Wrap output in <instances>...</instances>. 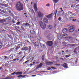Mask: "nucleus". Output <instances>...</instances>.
<instances>
[{
  "label": "nucleus",
  "mask_w": 79,
  "mask_h": 79,
  "mask_svg": "<svg viewBox=\"0 0 79 79\" xmlns=\"http://www.w3.org/2000/svg\"><path fill=\"white\" fill-rule=\"evenodd\" d=\"M65 52H68V50H67L65 51Z\"/></svg>",
  "instance_id": "obj_52"
},
{
  "label": "nucleus",
  "mask_w": 79,
  "mask_h": 79,
  "mask_svg": "<svg viewBox=\"0 0 79 79\" xmlns=\"http://www.w3.org/2000/svg\"><path fill=\"white\" fill-rule=\"evenodd\" d=\"M2 69V67H0V70Z\"/></svg>",
  "instance_id": "obj_57"
},
{
  "label": "nucleus",
  "mask_w": 79,
  "mask_h": 79,
  "mask_svg": "<svg viewBox=\"0 0 79 79\" xmlns=\"http://www.w3.org/2000/svg\"><path fill=\"white\" fill-rule=\"evenodd\" d=\"M15 74L16 75H22L23 74V72H16Z\"/></svg>",
  "instance_id": "obj_11"
},
{
  "label": "nucleus",
  "mask_w": 79,
  "mask_h": 79,
  "mask_svg": "<svg viewBox=\"0 0 79 79\" xmlns=\"http://www.w3.org/2000/svg\"><path fill=\"white\" fill-rule=\"evenodd\" d=\"M74 52H77V53H79V47H77L76 48L74 51Z\"/></svg>",
  "instance_id": "obj_12"
},
{
  "label": "nucleus",
  "mask_w": 79,
  "mask_h": 79,
  "mask_svg": "<svg viewBox=\"0 0 79 79\" xmlns=\"http://www.w3.org/2000/svg\"><path fill=\"white\" fill-rule=\"evenodd\" d=\"M10 59H11V60H13V54H11L10 56Z\"/></svg>",
  "instance_id": "obj_21"
},
{
  "label": "nucleus",
  "mask_w": 79,
  "mask_h": 79,
  "mask_svg": "<svg viewBox=\"0 0 79 79\" xmlns=\"http://www.w3.org/2000/svg\"><path fill=\"white\" fill-rule=\"evenodd\" d=\"M42 63H41L38 66V68H41L42 67Z\"/></svg>",
  "instance_id": "obj_22"
},
{
  "label": "nucleus",
  "mask_w": 79,
  "mask_h": 79,
  "mask_svg": "<svg viewBox=\"0 0 79 79\" xmlns=\"http://www.w3.org/2000/svg\"><path fill=\"white\" fill-rule=\"evenodd\" d=\"M56 66H60V64H56Z\"/></svg>",
  "instance_id": "obj_46"
},
{
  "label": "nucleus",
  "mask_w": 79,
  "mask_h": 79,
  "mask_svg": "<svg viewBox=\"0 0 79 79\" xmlns=\"http://www.w3.org/2000/svg\"><path fill=\"white\" fill-rule=\"evenodd\" d=\"M70 56V55H67L65 56L66 58H68V57H69Z\"/></svg>",
  "instance_id": "obj_32"
},
{
  "label": "nucleus",
  "mask_w": 79,
  "mask_h": 79,
  "mask_svg": "<svg viewBox=\"0 0 79 79\" xmlns=\"http://www.w3.org/2000/svg\"><path fill=\"white\" fill-rule=\"evenodd\" d=\"M47 44L49 46H52L53 45V42L52 41H48L47 42Z\"/></svg>",
  "instance_id": "obj_9"
},
{
  "label": "nucleus",
  "mask_w": 79,
  "mask_h": 79,
  "mask_svg": "<svg viewBox=\"0 0 79 79\" xmlns=\"http://www.w3.org/2000/svg\"><path fill=\"white\" fill-rule=\"evenodd\" d=\"M26 76V75H24L23 76V77H25Z\"/></svg>",
  "instance_id": "obj_55"
},
{
  "label": "nucleus",
  "mask_w": 79,
  "mask_h": 79,
  "mask_svg": "<svg viewBox=\"0 0 79 79\" xmlns=\"http://www.w3.org/2000/svg\"><path fill=\"white\" fill-rule=\"evenodd\" d=\"M43 73H46V72H47L46 71H43Z\"/></svg>",
  "instance_id": "obj_56"
},
{
  "label": "nucleus",
  "mask_w": 79,
  "mask_h": 79,
  "mask_svg": "<svg viewBox=\"0 0 79 79\" xmlns=\"http://www.w3.org/2000/svg\"><path fill=\"white\" fill-rule=\"evenodd\" d=\"M28 50L29 51V52H30L31 51V46L29 47V48H28Z\"/></svg>",
  "instance_id": "obj_25"
},
{
  "label": "nucleus",
  "mask_w": 79,
  "mask_h": 79,
  "mask_svg": "<svg viewBox=\"0 0 79 79\" xmlns=\"http://www.w3.org/2000/svg\"><path fill=\"white\" fill-rule=\"evenodd\" d=\"M2 22H6V20L3 19L2 20Z\"/></svg>",
  "instance_id": "obj_44"
},
{
  "label": "nucleus",
  "mask_w": 79,
  "mask_h": 79,
  "mask_svg": "<svg viewBox=\"0 0 79 79\" xmlns=\"http://www.w3.org/2000/svg\"><path fill=\"white\" fill-rule=\"evenodd\" d=\"M28 61L29 60H28L26 61V62H25V63H27V62H28Z\"/></svg>",
  "instance_id": "obj_51"
},
{
  "label": "nucleus",
  "mask_w": 79,
  "mask_h": 79,
  "mask_svg": "<svg viewBox=\"0 0 79 79\" xmlns=\"http://www.w3.org/2000/svg\"><path fill=\"white\" fill-rule=\"evenodd\" d=\"M30 32L31 34V35L30 36V38H34V37H35L36 33H35V31H31Z\"/></svg>",
  "instance_id": "obj_2"
},
{
  "label": "nucleus",
  "mask_w": 79,
  "mask_h": 79,
  "mask_svg": "<svg viewBox=\"0 0 79 79\" xmlns=\"http://www.w3.org/2000/svg\"><path fill=\"white\" fill-rule=\"evenodd\" d=\"M51 68H52V69H56V68L54 67H51Z\"/></svg>",
  "instance_id": "obj_40"
},
{
  "label": "nucleus",
  "mask_w": 79,
  "mask_h": 79,
  "mask_svg": "<svg viewBox=\"0 0 79 79\" xmlns=\"http://www.w3.org/2000/svg\"><path fill=\"white\" fill-rule=\"evenodd\" d=\"M17 77H19V78L20 77H23V75H20L17 76Z\"/></svg>",
  "instance_id": "obj_28"
},
{
  "label": "nucleus",
  "mask_w": 79,
  "mask_h": 79,
  "mask_svg": "<svg viewBox=\"0 0 79 79\" xmlns=\"http://www.w3.org/2000/svg\"><path fill=\"white\" fill-rule=\"evenodd\" d=\"M46 64L47 65H49L50 62H46Z\"/></svg>",
  "instance_id": "obj_31"
},
{
  "label": "nucleus",
  "mask_w": 79,
  "mask_h": 79,
  "mask_svg": "<svg viewBox=\"0 0 79 79\" xmlns=\"http://www.w3.org/2000/svg\"><path fill=\"white\" fill-rule=\"evenodd\" d=\"M62 53H64V51H62Z\"/></svg>",
  "instance_id": "obj_59"
},
{
  "label": "nucleus",
  "mask_w": 79,
  "mask_h": 79,
  "mask_svg": "<svg viewBox=\"0 0 79 79\" xmlns=\"http://www.w3.org/2000/svg\"><path fill=\"white\" fill-rule=\"evenodd\" d=\"M24 57H25V56H23V57H22V59L20 60V61H23V58H24Z\"/></svg>",
  "instance_id": "obj_35"
},
{
  "label": "nucleus",
  "mask_w": 79,
  "mask_h": 79,
  "mask_svg": "<svg viewBox=\"0 0 79 79\" xmlns=\"http://www.w3.org/2000/svg\"><path fill=\"white\" fill-rule=\"evenodd\" d=\"M31 5H32V2H31Z\"/></svg>",
  "instance_id": "obj_60"
},
{
  "label": "nucleus",
  "mask_w": 79,
  "mask_h": 79,
  "mask_svg": "<svg viewBox=\"0 0 79 79\" xmlns=\"http://www.w3.org/2000/svg\"><path fill=\"white\" fill-rule=\"evenodd\" d=\"M62 31L64 34H67V33H68V29L65 28Z\"/></svg>",
  "instance_id": "obj_7"
},
{
  "label": "nucleus",
  "mask_w": 79,
  "mask_h": 79,
  "mask_svg": "<svg viewBox=\"0 0 79 79\" xmlns=\"http://www.w3.org/2000/svg\"><path fill=\"white\" fill-rule=\"evenodd\" d=\"M47 39H48V40H50L51 39H52V37H51V35L50 34H48L47 32H45L44 33Z\"/></svg>",
  "instance_id": "obj_4"
},
{
  "label": "nucleus",
  "mask_w": 79,
  "mask_h": 79,
  "mask_svg": "<svg viewBox=\"0 0 79 79\" xmlns=\"http://www.w3.org/2000/svg\"><path fill=\"white\" fill-rule=\"evenodd\" d=\"M0 5H1V6H3V4L2 3H0Z\"/></svg>",
  "instance_id": "obj_53"
},
{
  "label": "nucleus",
  "mask_w": 79,
  "mask_h": 79,
  "mask_svg": "<svg viewBox=\"0 0 79 79\" xmlns=\"http://www.w3.org/2000/svg\"><path fill=\"white\" fill-rule=\"evenodd\" d=\"M76 21V19H73V21Z\"/></svg>",
  "instance_id": "obj_49"
},
{
  "label": "nucleus",
  "mask_w": 79,
  "mask_h": 79,
  "mask_svg": "<svg viewBox=\"0 0 79 79\" xmlns=\"http://www.w3.org/2000/svg\"><path fill=\"white\" fill-rule=\"evenodd\" d=\"M37 39L38 40H40V35H37Z\"/></svg>",
  "instance_id": "obj_20"
},
{
  "label": "nucleus",
  "mask_w": 79,
  "mask_h": 79,
  "mask_svg": "<svg viewBox=\"0 0 79 79\" xmlns=\"http://www.w3.org/2000/svg\"><path fill=\"white\" fill-rule=\"evenodd\" d=\"M19 24H20V22H18L16 23V24H17V25H19Z\"/></svg>",
  "instance_id": "obj_41"
},
{
  "label": "nucleus",
  "mask_w": 79,
  "mask_h": 79,
  "mask_svg": "<svg viewBox=\"0 0 79 79\" xmlns=\"http://www.w3.org/2000/svg\"><path fill=\"white\" fill-rule=\"evenodd\" d=\"M22 50H25V51H26L27 50H27H28V47H26L24 48H23L22 49Z\"/></svg>",
  "instance_id": "obj_18"
},
{
  "label": "nucleus",
  "mask_w": 79,
  "mask_h": 79,
  "mask_svg": "<svg viewBox=\"0 0 79 79\" xmlns=\"http://www.w3.org/2000/svg\"><path fill=\"white\" fill-rule=\"evenodd\" d=\"M65 16H66V17H68L67 16H68V17H69V15H66Z\"/></svg>",
  "instance_id": "obj_48"
},
{
  "label": "nucleus",
  "mask_w": 79,
  "mask_h": 79,
  "mask_svg": "<svg viewBox=\"0 0 79 79\" xmlns=\"http://www.w3.org/2000/svg\"><path fill=\"white\" fill-rule=\"evenodd\" d=\"M70 16L72 18H74L75 16H76V15L73 14V15H71Z\"/></svg>",
  "instance_id": "obj_23"
},
{
  "label": "nucleus",
  "mask_w": 79,
  "mask_h": 79,
  "mask_svg": "<svg viewBox=\"0 0 79 79\" xmlns=\"http://www.w3.org/2000/svg\"><path fill=\"white\" fill-rule=\"evenodd\" d=\"M24 15H26V13H25L24 14Z\"/></svg>",
  "instance_id": "obj_63"
},
{
  "label": "nucleus",
  "mask_w": 79,
  "mask_h": 79,
  "mask_svg": "<svg viewBox=\"0 0 79 79\" xmlns=\"http://www.w3.org/2000/svg\"><path fill=\"white\" fill-rule=\"evenodd\" d=\"M48 27L50 29H53V27L51 25H48Z\"/></svg>",
  "instance_id": "obj_19"
},
{
  "label": "nucleus",
  "mask_w": 79,
  "mask_h": 79,
  "mask_svg": "<svg viewBox=\"0 0 79 79\" xmlns=\"http://www.w3.org/2000/svg\"><path fill=\"white\" fill-rule=\"evenodd\" d=\"M16 72H14L13 73H12L11 74V75H14L16 74Z\"/></svg>",
  "instance_id": "obj_33"
},
{
  "label": "nucleus",
  "mask_w": 79,
  "mask_h": 79,
  "mask_svg": "<svg viewBox=\"0 0 79 79\" xmlns=\"http://www.w3.org/2000/svg\"><path fill=\"white\" fill-rule=\"evenodd\" d=\"M39 43L38 42H36L34 44V45L35 47H36V46H39Z\"/></svg>",
  "instance_id": "obj_16"
},
{
  "label": "nucleus",
  "mask_w": 79,
  "mask_h": 79,
  "mask_svg": "<svg viewBox=\"0 0 79 79\" xmlns=\"http://www.w3.org/2000/svg\"><path fill=\"white\" fill-rule=\"evenodd\" d=\"M42 45H43V46H42ZM42 45H41V47H44V44H42Z\"/></svg>",
  "instance_id": "obj_47"
},
{
  "label": "nucleus",
  "mask_w": 79,
  "mask_h": 79,
  "mask_svg": "<svg viewBox=\"0 0 79 79\" xmlns=\"http://www.w3.org/2000/svg\"><path fill=\"white\" fill-rule=\"evenodd\" d=\"M61 17H59V18L58 19V20L59 21H60V20H61Z\"/></svg>",
  "instance_id": "obj_36"
},
{
  "label": "nucleus",
  "mask_w": 79,
  "mask_h": 79,
  "mask_svg": "<svg viewBox=\"0 0 79 79\" xmlns=\"http://www.w3.org/2000/svg\"><path fill=\"white\" fill-rule=\"evenodd\" d=\"M22 53L21 52H19L18 54V55H21Z\"/></svg>",
  "instance_id": "obj_38"
},
{
  "label": "nucleus",
  "mask_w": 79,
  "mask_h": 79,
  "mask_svg": "<svg viewBox=\"0 0 79 79\" xmlns=\"http://www.w3.org/2000/svg\"><path fill=\"white\" fill-rule=\"evenodd\" d=\"M8 36H9V37H10V39H13V37H11V35H8Z\"/></svg>",
  "instance_id": "obj_34"
},
{
  "label": "nucleus",
  "mask_w": 79,
  "mask_h": 79,
  "mask_svg": "<svg viewBox=\"0 0 79 79\" xmlns=\"http://www.w3.org/2000/svg\"><path fill=\"white\" fill-rule=\"evenodd\" d=\"M76 45V44H73L72 45V47H74V46H75Z\"/></svg>",
  "instance_id": "obj_45"
},
{
  "label": "nucleus",
  "mask_w": 79,
  "mask_h": 79,
  "mask_svg": "<svg viewBox=\"0 0 79 79\" xmlns=\"http://www.w3.org/2000/svg\"><path fill=\"white\" fill-rule=\"evenodd\" d=\"M36 76V75H32V77H34V76Z\"/></svg>",
  "instance_id": "obj_50"
},
{
  "label": "nucleus",
  "mask_w": 79,
  "mask_h": 79,
  "mask_svg": "<svg viewBox=\"0 0 79 79\" xmlns=\"http://www.w3.org/2000/svg\"><path fill=\"white\" fill-rule=\"evenodd\" d=\"M44 15L41 12H39L38 13V16L39 18H41Z\"/></svg>",
  "instance_id": "obj_10"
},
{
  "label": "nucleus",
  "mask_w": 79,
  "mask_h": 79,
  "mask_svg": "<svg viewBox=\"0 0 79 79\" xmlns=\"http://www.w3.org/2000/svg\"><path fill=\"white\" fill-rule=\"evenodd\" d=\"M53 64V62H49V65H51V64Z\"/></svg>",
  "instance_id": "obj_43"
},
{
  "label": "nucleus",
  "mask_w": 79,
  "mask_h": 79,
  "mask_svg": "<svg viewBox=\"0 0 79 79\" xmlns=\"http://www.w3.org/2000/svg\"><path fill=\"white\" fill-rule=\"evenodd\" d=\"M60 10H62V8L61 7V8H60Z\"/></svg>",
  "instance_id": "obj_64"
},
{
  "label": "nucleus",
  "mask_w": 79,
  "mask_h": 79,
  "mask_svg": "<svg viewBox=\"0 0 79 79\" xmlns=\"http://www.w3.org/2000/svg\"><path fill=\"white\" fill-rule=\"evenodd\" d=\"M52 15H53V13H52L51 14H49V15L46 16V17L47 18H48V19H51V18H52L53 17Z\"/></svg>",
  "instance_id": "obj_8"
},
{
  "label": "nucleus",
  "mask_w": 79,
  "mask_h": 79,
  "mask_svg": "<svg viewBox=\"0 0 79 79\" xmlns=\"http://www.w3.org/2000/svg\"><path fill=\"white\" fill-rule=\"evenodd\" d=\"M59 0H53V1L55 3H56L58 2Z\"/></svg>",
  "instance_id": "obj_26"
},
{
  "label": "nucleus",
  "mask_w": 79,
  "mask_h": 79,
  "mask_svg": "<svg viewBox=\"0 0 79 79\" xmlns=\"http://www.w3.org/2000/svg\"><path fill=\"white\" fill-rule=\"evenodd\" d=\"M10 77H6V78H3V79H12V78H10Z\"/></svg>",
  "instance_id": "obj_27"
},
{
  "label": "nucleus",
  "mask_w": 79,
  "mask_h": 79,
  "mask_svg": "<svg viewBox=\"0 0 79 79\" xmlns=\"http://www.w3.org/2000/svg\"><path fill=\"white\" fill-rule=\"evenodd\" d=\"M62 55H64V53H62Z\"/></svg>",
  "instance_id": "obj_58"
},
{
  "label": "nucleus",
  "mask_w": 79,
  "mask_h": 79,
  "mask_svg": "<svg viewBox=\"0 0 79 79\" xmlns=\"http://www.w3.org/2000/svg\"><path fill=\"white\" fill-rule=\"evenodd\" d=\"M62 37L65 39H67L68 40L69 39V36H68V35L67 34L62 35Z\"/></svg>",
  "instance_id": "obj_6"
},
{
  "label": "nucleus",
  "mask_w": 79,
  "mask_h": 79,
  "mask_svg": "<svg viewBox=\"0 0 79 79\" xmlns=\"http://www.w3.org/2000/svg\"><path fill=\"white\" fill-rule=\"evenodd\" d=\"M8 59V57L6 56H5L4 57V59L6 60V59Z\"/></svg>",
  "instance_id": "obj_39"
},
{
  "label": "nucleus",
  "mask_w": 79,
  "mask_h": 79,
  "mask_svg": "<svg viewBox=\"0 0 79 79\" xmlns=\"http://www.w3.org/2000/svg\"><path fill=\"white\" fill-rule=\"evenodd\" d=\"M34 8L36 11H37V4L35 3L34 4Z\"/></svg>",
  "instance_id": "obj_17"
},
{
  "label": "nucleus",
  "mask_w": 79,
  "mask_h": 79,
  "mask_svg": "<svg viewBox=\"0 0 79 79\" xmlns=\"http://www.w3.org/2000/svg\"><path fill=\"white\" fill-rule=\"evenodd\" d=\"M60 59H61V60H64L63 58H61Z\"/></svg>",
  "instance_id": "obj_54"
},
{
  "label": "nucleus",
  "mask_w": 79,
  "mask_h": 79,
  "mask_svg": "<svg viewBox=\"0 0 79 79\" xmlns=\"http://www.w3.org/2000/svg\"><path fill=\"white\" fill-rule=\"evenodd\" d=\"M30 25L29 24L27 23H26L25 24V26H29Z\"/></svg>",
  "instance_id": "obj_30"
},
{
  "label": "nucleus",
  "mask_w": 79,
  "mask_h": 79,
  "mask_svg": "<svg viewBox=\"0 0 79 79\" xmlns=\"http://www.w3.org/2000/svg\"><path fill=\"white\" fill-rule=\"evenodd\" d=\"M48 70H50L51 69V67H49L48 68Z\"/></svg>",
  "instance_id": "obj_37"
},
{
  "label": "nucleus",
  "mask_w": 79,
  "mask_h": 79,
  "mask_svg": "<svg viewBox=\"0 0 79 79\" xmlns=\"http://www.w3.org/2000/svg\"><path fill=\"white\" fill-rule=\"evenodd\" d=\"M67 65L68 64H67L64 63L62 65V66H64V68H68Z\"/></svg>",
  "instance_id": "obj_15"
},
{
  "label": "nucleus",
  "mask_w": 79,
  "mask_h": 79,
  "mask_svg": "<svg viewBox=\"0 0 79 79\" xmlns=\"http://www.w3.org/2000/svg\"><path fill=\"white\" fill-rule=\"evenodd\" d=\"M16 9L18 11H21L24 10V7L20 2H18L16 5Z\"/></svg>",
  "instance_id": "obj_1"
},
{
  "label": "nucleus",
  "mask_w": 79,
  "mask_h": 79,
  "mask_svg": "<svg viewBox=\"0 0 79 79\" xmlns=\"http://www.w3.org/2000/svg\"><path fill=\"white\" fill-rule=\"evenodd\" d=\"M77 2H79V0H77Z\"/></svg>",
  "instance_id": "obj_61"
},
{
  "label": "nucleus",
  "mask_w": 79,
  "mask_h": 79,
  "mask_svg": "<svg viewBox=\"0 0 79 79\" xmlns=\"http://www.w3.org/2000/svg\"><path fill=\"white\" fill-rule=\"evenodd\" d=\"M40 24L42 29H45V28H46V24L43 23V22L40 21Z\"/></svg>",
  "instance_id": "obj_3"
},
{
  "label": "nucleus",
  "mask_w": 79,
  "mask_h": 79,
  "mask_svg": "<svg viewBox=\"0 0 79 79\" xmlns=\"http://www.w3.org/2000/svg\"><path fill=\"white\" fill-rule=\"evenodd\" d=\"M22 56H20L19 57H18L17 59H14V61H18L19 60H20V59H21V57Z\"/></svg>",
  "instance_id": "obj_13"
},
{
  "label": "nucleus",
  "mask_w": 79,
  "mask_h": 79,
  "mask_svg": "<svg viewBox=\"0 0 79 79\" xmlns=\"http://www.w3.org/2000/svg\"><path fill=\"white\" fill-rule=\"evenodd\" d=\"M43 21L44 22V23H48V19H47L46 18H44L43 19Z\"/></svg>",
  "instance_id": "obj_14"
},
{
  "label": "nucleus",
  "mask_w": 79,
  "mask_h": 79,
  "mask_svg": "<svg viewBox=\"0 0 79 79\" xmlns=\"http://www.w3.org/2000/svg\"><path fill=\"white\" fill-rule=\"evenodd\" d=\"M46 6H50V5L49 4H47L46 5Z\"/></svg>",
  "instance_id": "obj_42"
},
{
  "label": "nucleus",
  "mask_w": 79,
  "mask_h": 79,
  "mask_svg": "<svg viewBox=\"0 0 79 79\" xmlns=\"http://www.w3.org/2000/svg\"><path fill=\"white\" fill-rule=\"evenodd\" d=\"M61 11H63V10H62V9H61Z\"/></svg>",
  "instance_id": "obj_62"
},
{
  "label": "nucleus",
  "mask_w": 79,
  "mask_h": 79,
  "mask_svg": "<svg viewBox=\"0 0 79 79\" xmlns=\"http://www.w3.org/2000/svg\"><path fill=\"white\" fill-rule=\"evenodd\" d=\"M44 58H45V55H43L42 57V59L43 61H44Z\"/></svg>",
  "instance_id": "obj_24"
},
{
  "label": "nucleus",
  "mask_w": 79,
  "mask_h": 79,
  "mask_svg": "<svg viewBox=\"0 0 79 79\" xmlns=\"http://www.w3.org/2000/svg\"><path fill=\"white\" fill-rule=\"evenodd\" d=\"M57 13V10H56L54 13V14H55V16H56V13Z\"/></svg>",
  "instance_id": "obj_29"
},
{
  "label": "nucleus",
  "mask_w": 79,
  "mask_h": 79,
  "mask_svg": "<svg viewBox=\"0 0 79 79\" xmlns=\"http://www.w3.org/2000/svg\"><path fill=\"white\" fill-rule=\"evenodd\" d=\"M69 31L70 32H73V31H74V26H70L69 28Z\"/></svg>",
  "instance_id": "obj_5"
}]
</instances>
